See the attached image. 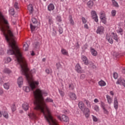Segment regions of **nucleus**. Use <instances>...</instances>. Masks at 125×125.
Wrapping results in <instances>:
<instances>
[{"label":"nucleus","mask_w":125,"mask_h":125,"mask_svg":"<svg viewBox=\"0 0 125 125\" xmlns=\"http://www.w3.org/2000/svg\"><path fill=\"white\" fill-rule=\"evenodd\" d=\"M33 94L35 98L34 101V104L35 106V110L43 113L46 121H47L49 125H59L57 121L52 117L50 110H49L47 105L44 103L42 95L47 96V93L42 91L40 89H36V90L33 91Z\"/></svg>","instance_id":"nucleus-1"},{"label":"nucleus","mask_w":125,"mask_h":125,"mask_svg":"<svg viewBox=\"0 0 125 125\" xmlns=\"http://www.w3.org/2000/svg\"><path fill=\"white\" fill-rule=\"evenodd\" d=\"M6 29H9L8 21L4 18V17H3L1 13L0 12V29L3 33L9 46H17L15 43L16 38L14 35H13V33H12L11 30H7L6 34Z\"/></svg>","instance_id":"nucleus-2"},{"label":"nucleus","mask_w":125,"mask_h":125,"mask_svg":"<svg viewBox=\"0 0 125 125\" xmlns=\"http://www.w3.org/2000/svg\"><path fill=\"white\" fill-rule=\"evenodd\" d=\"M91 14L92 15V19H93L95 22H98V17L97 14H96V12L95 11H92Z\"/></svg>","instance_id":"nucleus-3"},{"label":"nucleus","mask_w":125,"mask_h":125,"mask_svg":"<svg viewBox=\"0 0 125 125\" xmlns=\"http://www.w3.org/2000/svg\"><path fill=\"white\" fill-rule=\"evenodd\" d=\"M58 119L60 120V121H63V122H68L69 121V118H68L66 115H63L62 117L60 116H57Z\"/></svg>","instance_id":"nucleus-4"},{"label":"nucleus","mask_w":125,"mask_h":125,"mask_svg":"<svg viewBox=\"0 0 125 125\" xmlns=\"http://www.w3.org/2000/svg\"><path fill=\"white\" fill-rule=\"evenodd\" d=\"M96 33L99 35H103V34H104V27L99 26L96 30Z\"/></svg>","instance_id":"nucleus-5"},{"label":"nucleus","mask_w":125,"mask_h":125,"mask_svg":"<svg viewBox=\"0 0 125 125\" xmlns=\"http://www.w3.org/2000/svg\"><path fill=\"white\" fill-rule=\"evenodd\" d=\"M75 69L78 73H80V74L83 73V69H82V67L80 65V63H77L76 64Z\"/></svg>","instance_id":"nucleus-6"},{"label":"nucleus","mask_w":125,"mask_h":125,"mask_svg":"<svg viewBox=\"0 0 125 125\" xmlns=\"http://www.w3.org/2000/svg\"><path fill=\"white\" fill-rule=\"evenodd\" d=\"M18 84L19 87H21L23 85V78L20 77L18 79Z\"/></svg>","instance_id":"nucleus-7"},{"label":"nucleus","mask_w":125,"mask_h":125,"mask_svg":"<svg viewBox=\"0 0 125 125\" xmlns=\"http://www.w3.org/2000/svg\"><path fill=\"white\" fill-rule=\"evenodd\" d=\"M81 59L85 64V65H88V59L85 57V56H82L81 57Z\"/></svg>","instance_id":"nucleus-8"},{"label":"nucleus","mask_w":125,"mask_h":125,"mask_svg":"<svg viewBox=\"0 0 125 125\" xmlns=\"http://www.w3.org/2000/svg\"><path fill=\"white\" fill-rule=\"evenodd\" d=\"M78 106L80 109L81 110V111H83L85 107V106L84 105V104H83V102H80L78 104Z\"/></svg>","instance_id":"nucleus-9"},{"label":"nucleus","mask_w":125,"mask_h":125,"mask_svg":"<svg viewBox=\"0 0 125 125\" xmlns=\"http://www.w3.org/2000/svg\"><path fill=\"white\" fill-rule=\"evenodd\" d=\"M87 5L89 8H92L93 5H94V2H93V1L90 0L87 2Z\"/></svg>","instance_id":"nucleus-10"},{"label":"nucleus","mask_w":125,"mask_h":125,"mask_svg":"<svg viewBox=\"0 0 125 125\" xmlns=\"http://www.w3.org/2000/svg\"><path fill=\"white\" fill-rule=\"evenodd\" d=\"M114 108H115V109H116V110L118 109V108L119 107V102H118V100L117 99V98H115L114 99Z\"/></svg>","instance_id":"nucleus-11"},{"label":"nucleus","mask_w":125,"mask_h":125,"mask_svg":"<svg viewBox=\"0 0 125 125\" xmlns=\"http://www.w3.org/2000/svg\"><path fill=\"white\" fill-rule=\"evenodd\" d=\"M27 8L30 14H32V13L34 12V7H33V5L30 4L29 5H28Z\"/></svg>","instance_id":"nucleus-12"},{"label":"nucleus","mask_w":125,"mask_h":125,"mask_svg":"<svg viewBox=\"0 0 125 125\" xmlns=\"http://www.w3.org/2000/svg\"><path fill=\"white\" fill-rule=\"evenodd\" d=\"M69 21L70 22V25L72 26H74V25H75V21H74V20H73V17H72V15H69Z\"/></svg>","instance_id":"nucleus-13"},{"label":"nucleus","mask_w":125,"mask_h":125,"mask_svg":"<svg viewBox=\"0 0 125 125\" xmlns=\"http://www.w3.org/2000/svg\"><path fill=\"white\" fill-rule=\"evenodd\" d=\"M69 97L72 100H76V99H77V96H76V94L74 93H70L69 94Z\"/></svg>","instance_id":"nucleus-14"},{"label":"nucleus","mask_w":125,"mask_h":125,"mask_svg":"<svg viewBox=\"0 0 125 125\" xmlns=\"http://www.w3.org/2000/svg\"><path fill=\"white\" fill-rule=\"evenodd\" d=\"M22 108L23 110H24L25 111H27V110H28L29 109V104L26 103H24L22 104Z\"/></svg>","instance_id":"nucleus-15"},{"label":"nucleus","mask_w":125,"mask_h":125,"mask_svg":"<svg viewBox=\"0 0 125 125\" xmlns=\"http://www.w3.org/2000/svg\"><path fill=\"white\" fill-rule=\"evenodd\" d=\"M106 99L108 104H111L112 102H113V99H112V98H111V97L108 95H106Z\"/></svg>","instance_id":"nucleus-16"},{"label":"nucleus","mask_w":125,"mask_h":125,"mask_svg":"<svg viewBox=\"0 0 125 125\" xmlns=\"http://www.w3.org/2000/svg\"><path fill=\"white\" fill-rule=\"evenodd\" d=\"M54 5H53V4H50L48 6V10H49V11H52V10H54Z\"/></svg>","instance_id":"nucleus-17"},{"label":"nucleus","mask_w":125,"mask_h":125,"mask_svg":"<svg viewBox=\"0 0 125 125\" xmlns=\"http://www.w3.org/2000/svg\"><path fill=\"white\" fill-rule=\"evenodd\" d=\"M47 19H48V23L49 25H51L52 24H53V20L52 17L48 16L47 17Z\"/></svg>","instance_id":"nucleus-18"},{"label":"nucleus","mask_w":125,"mask_h":125,"mask_svg":"<svg viewBox=\"0 0 125 125\" xmlns=\"http://www.w3.org/2000/svg\"><path fill=\"white\" fill-rule=\"evenodd\" d=\"M23 50H24V51H27V50H29V45L28 44V43H25L23 45Z\"/></svg>","instance_id":"nucleus-19"},{"label":"nucleus","mask_w":125,"mask_h":125,"mask_svg":"<svg viewBox=\"0 0 125 125\" xmlns=\"http://www.w3.org/2000/svg\"><path fill=\"white\" fill-rule=\"evenodd\" d=\"M91 52L93 56H96V55H97V51L93 48L91 49Z\"/></svg>","instance_id":"nucleus-20"},{"label":"nucleus","mask_w":125,"mask_h":125,"mask_svg":"<svg viewBox=\"0 0 125 125\" xmlns=\"http://www.w3.org/2000/svg\"><path fill=\"white\" fill-rule=\"evenodd\" d=\"M99 84L100 86H105V85H106V83L104 81L101 80L99 82Z\"/></svg>","instance_id":"nucleus-21"},{"label":"nucleus","mask_w":125,"mask_h":125,"mask_svg":"<svg viewBox=\"0 0 125 125\" xmlns=\"http://www.w3.org/2000/svg\"><path fill=\"white\" fill-rule=\"evenodd\" d=\"M23 89L25 91V92H30V90H31V89L29 86H24L23 87Z\"/></svg>","instance_id":"nucleus-22"},{"label":"nucleus","mask_w":125,"mask_h":125,"mask_svg":"<svg viewBox=\"0 0 125 125\" xmlns=\"http://www.w3.org/2000/svg\"><path fill=\"white\" fill-rule=\"evenodd\" d=\"M82 111L83 112V114L90 112V110H89V109L87 107H85L83 110H82Z\"/></svg>","instance_id":"nucleus-23"},{"label":"nucleus","mask_w":125,"mask_h":125,"mask_svg":"<svg viewBox=\"0 0 125 125\" xmlns=\"http://www.w3.org/2000/svg\"><path fill=\"white\" fill-rule=\"evenodd\" d=\"M106 40H107L108 42H109V43H113V41L112 38H110V37L108 35H106Z\"/></svg>","instance_id":"nucleus-24"},{"label":"nucleus","mask_w":125,"mask_h":125,"mask_svg":"<svg viewBox=\"0 0 125 125\" xmlns=\"http://www.w3.org/2000/svg\"><path fill=\"white\" fill-rule=\"evenodd\" d=\"M113 35V39L116 41V42H119V40L118 39V35H117V34H115L114 33H112Z\"/></svg>","instance_id":"nucleus-25"},{"label":"nucleus","mask_w":125,"mask_h":125,"mask_svg":"<svg viewBox=\"0 0 125 125\" xmlns=\"http://www.w3.org/2000/svg\"><path fill=\"white\" fill-rule=\"evenodd\" d=\"M4 88L5 89H9V83H4L3 84Z\"/></svg>","instance_id":"nucleus-26"},{"label":"nucleus","mask_w":125,"mask_h":125,"mask_svg":"<svg viewBox=\"0 0 125 125\" xmlns=\"http://www.w3.org/2000/svg\"><path fill=\"white\" fill-rule=\"evenodd\" d=\"M61 52L63 55H68V52L64 49H62Z\"/></svg>","instance_id":"nucleus-27"},{"label":"nucleus","mask_w":125,"mask_h":125,"mask_svg":"<svg viewBox=\"0 0 125 125\" xmlns=\"http://www.w3.org/2000/svg\"><path fill=\"white\" fill-rule=\"evenodd\" d=\"M37 26H35V25H33V24H32V23L30 24V28H31V31L32 32H34V31H35V30H36V28Z\"/></svg>","instance_id":"nucleus-28"},{"label":"nucleus","mask_w":125,"mask_h":125,"mask_svg":"<svg viewBox=\"0 0 125 125\" xmlns=\"http://www.w3.org/2000/svg\"><path fill=\"white\" fill-rule=\"evenodd\" d=\"M111 0L112 1L114 6H115V7H119V4H118V2L116 1V0Z\"/></svg>","instance_id":"nucleus-29"},{"label":"nucleus","mask_w":125,"mask_h":125,"mask_svg":"<svg viewBox=\"0 0 125 125\" xmlns=\"http://www.w3.org/2000/svg\"><path fill=\"white\" fill-rule=\"evenodd\" d=\"M28 116L31 118V119H36V114L34 113H30Z\"/></svg>","instance_id":"nucleus-30"},{"label":"nucleus","mask_w":125,"mask_h":125,"mask_svg":"<svg viewBox=\"0 0 125 125\" xmlns=\"http://www.w3.org/2000/svg\"><path fill=\"white\" fill-rule=\"evenodd\" d=\"M45 102H47V103H53V100L50 99V98H47L45 100Z\"/></svg>","instance_id":"nucleus-31"},{"label":"nucleus","mask_w":125,"mask_h":125,"mask_svg":"<svg viewBox=\"0 0 125 125\" xmlns=\"http://www.w3.org/2000/svg\"><path fill=\"white\" fill-rule=\"evenodd\" d=\"M3 116L4 118H5V119H8V113H7V112L4 111L3 113Z\"/></svg>","instance_id":"nucleus-32"},{"label":"nucleus","mask_w":125,"mask_h":125,"mask_svg":"<svg viewBox=\"0 0 125 125\" xmlns=\"http://www.w3.org/2000/svg\"><path fill=\"white\" fill-rule=\"evenodd\" d=\"M4 73H5L6 74H10V73H11V70H9L8 68H5L4 70Z\"/></svg>","instance_id":"nucleus-33"},{"label":"nucleus","mask_w":125,"mask_h":125,"mask_svg":"<svg viewBox=\"0 0 125 125\" xmlns=\"http://www.w3.org/2000/svg\"><path fill=\"white\" fill-rule=\"evenodd\" d=\"M84 102H85L86 103L87 107H89V108H90V107H91V105H90V104L89 103V101H88L86 100H84Z\"/></svg>","instance_id":"nucleus-34"},{"label":"nucleus","mask_w":125,"mask_h":125,"mask_svg":"<svg viewBox=\"0 0 125 125\" xmlns=\"http://www.w3.org/2000/svg\"><path fill=\"white\" fill-rule=\"evenodd\" d=\"M100 19L105 18V13L104 12H101L100 13Z\"/></svg>","instance_id":"nucleus-35"},{"label":"nucleus","mask_w":125,"mask_h":125,"mask_svg":"<svg viewBox=\"0 0 125 125\" xmlns=\"http://www.w3.org/2000/svg\"><path fill=\"white\" fill-rule=\"evenodd\" d=\"M101 19L104 24H106V22H107V19H106V17L102 18Z\"/></svg>","instance_id":"nucleus-36"},{"label":"nucleus","mask_w":125,"mask_h":125,"mask_svg":"<svg viewBox=\"0 0 125 125\" xmlns=\"http://www.w3.org/2000/svg\"><path fill=\"white\" fill-rule=\"evenodd\" d=\"M59 92L60 94V95L63 97V96H64V95H65V93H64L63 91H62L61 90H59Z\"/></svg>","instance_id":"nucleus-37"},{"label":"nucleus","mask_w":125,"mask_h":125,"mask_svg":"<svg viewBox=\"0 0 125 125\" xmlns=\"http://www.w3.org/2000/svg\"><path fill=\"white\" fill-rule=\"evenodd\" d=\"M9 13L11 15H14L15 12H14V9H11L9 10Z\"/></svg>","instance_id":"nucleus-38"},{"label":"nucleus","mask_w":125,"mask_h":125,"mask_svg":"<svg viewBox=\"0 0 125 125\" xmlns=\"http://www.w3.org/2000/svg\"><path fill=\"white\" fill-rule=\"evenodd\" d=\"M11 62V58L10 57H7L5 61V63H9V62Z\"/></svg>","instance_id":"nucleus-39"},{"label":"nucleus","mask_w":125,"mask_h":125,"mask_svg":"<svg viewBox=\"0 0 125 125\" xmlns=\"http://www.w3.org/2000/svg\"><path fill=\"white\" fill-rule=\"evenodd\" d=\"M32 21L33 24H37V23H38V21L35 18L32 19Z\"/></svg>","instance_id":"nucleus-40"},{"label":"nucleus","mask_w":125,"mask_h":125,"mask_svg":"<svg viewBox=\"0 0 125 125\" xmlns=\"http://www.w3.org/2000/svg\"><path fill=\"white\" fill-rule=\"evenodd\" d=\"M12 112H15L16 111V106H15V104H14L12 105Z\"/></svg>","instance_id":"nucleus-41"},{"label":"nucleus","mask_w":125,"mask_h":125,"mask_svg":"<svg viewBox=\"0 0 125 125\" xmlns=\"http://www.w3.org/2000/svg\"><path fill=\"white\" fill-rule=\"evenodd\" d=\"M116 13H117V11L115 10H113L111 11V14L113 17L116 16Z\"/></svg>","instance_id":"nucleus-42"},{"label":"nucleus","mask_w":125,"mask_h":125,"mask_svg":"<svg viewBox=\"0 0 125 125\" xmlns=\"http://www.w3.org/2000/svg\"><path fill=\"white\" fill-rule=\"evenodd\" d=\"M14 7L16 9H19V7H18V3L16 2L14 4Z\"/></svg>","instance_id":"nucleus-43"},{"label":"nucleus","mask_w":125,"mask_h":125,"mask_svg":"<svg viewBox=\"0 0 125 125\" xmlns=\"http://www.w3.org/2000/svg\"><path fill=\"white\" fill-rule=\"evenodd\" d=\"M34 46L35 48H37V47H39L40 46V42H37L34 43Z\"/></svg>","instance_id":"nucleus-44"},{"label":"nucleus","mask_w":125,"mask_h":125,"mask_svg":"<svg viewBox=\"0 0 125 125\" xmlns=\"http://www.w3.org/2000/svg\"><path fill=\"white\" fill-rule=\"evenodd\" d=\"M94 108V110L97 112H98V111H99V106H98V105H95Z\"/></svg>","instance_id":"nucleus-45"},{"label":"nucleus","mask_w":125,"mask_h":125,"mask_svg":"<svg viewBox=\"0 0 125 125\" xmlns=\"http://www.w3.org/2000/svg\"><path fill=\"white\" fill-rule=\"evenodd\" d=\"M56 66H57V69H59V68H61V67H62V65H61V63H60V62H58L56 64Z\"/></svg>","instance_id":"nucleus-46"},{"label":"nucleus","mask_w":125,"mask_h":125,"mask_svg":"<svg viewBox=\"0 0 125 125\" xmlns=\"http://www.w3.org/2000/svg\"><path fill=\"white\" fill-rule=\"evenodd\" d=\"M113 78L115 79H118V73L115 72L113 73Z\"/></svg>","instance_id":"nucleus-47"},{"label":"nucleus","mask_w":125,"mask_h":125,"mask_svg":"<svg viewBox=\"0 0 125 125\" xmlns=\"http://www.w3.org/2000/svg\"><path fill=\"white\" fill-rule=\"evenodd\" d=\"M57 20L58 22H61V21H62V20H61V17L58 16L57 17Z\"/></svg>","instance_id":"nucleus-48"},{"label":"nucleus","mask_w":125,"mask_h":125,"mask_svg":"<svg viewBox=\"0 0 125 125\" xmlns=\"http://www.w3.org/2000/svg\"><path fill=\"white\" fill-rule=\"evenodd\" d=\"M101 103L102 108H103V109L105 108V103H103V102H101Z\"/></svg>","instance_id":"nucleus-49"},{"label":"nucleus","mask_w":125,"mask_h":125,"mask_svg":"<svg viewBox=\"0 0 125 125\" xmlns=\"http://www.w3.org/2000/svg\"><path fill=\"white\" fill-rule=\"evenodd\" d=\"M103 109L104 110V114H106V115H108V114H109V112H108V110H107L105 108Z\"/></svg>","instance_id":"nucleus-50"},{"label":"nucleus","mask_w":125,"mask_h":125,"mask_svg":"<svg viewBox=\"0 0 125 125\" xmlns=\"http://www.w3.org/2000/svg\"><path fill=\"white\" fill-rule=\"evenodd\" d=\"M12 23L13 24V25H16V19H12Z\"/></svg>","instance_id":"nucleus-51"},{"label":"nucleus","mask_w":125,"mask_h":125,"mask_svg":"<svg viewBox=\"0 0 125 125\" xmlns=\"http://www.w3.org/2000/svg\"><path fill=\"white\" fill-rule=\"evenodd\" d=\"M69 87L70 89H72V90H73V89H74V88H75V87L74 86V84H70L69 86Z\"/></svg>","instance_id":"nucleus-52"},{"label":"nucleus","mask_w":125,"mask_h":125,"mask_svg":"<svg viewBox=\"0 0 125 125\" xmlns=\"http://www.w3.org/2000/svg\"><path fill=\"white\" fill-rule=\"evenodd\" d=\"M82 21L83 24H85V23H86L87 21H86L85 18H84V17H82Z\"/></svg>","instance_id":"nucleus-53"},{"label":"nucleus","mask_w":125,"mask_h":125,"mask_svg":"<svg viewBox=\"0 0 125 125\" xmlns=\"http://www.w3.org/2000/svg\"><path fill=\"white\" fill-rule=\"evenodd\" d=\"M123 32H124V30H123V29L120 28L117 32L121 33V35H123Z\"/></svg>","instance_id":"nucleus-54"},{"label":"nucleus","mask_w":125,"mask_h":125,"mask_svg":"<svg viewBox=\"0 0 125 125\" xmlns=\"http://www.w3.org/2000/svg\"><path fill=\"white\" fill-rule=\"evenodd\" d=\"M59 32L60 34H62L63 33V29L62 27L59 28Z\"/></svg>","instance_id":"nucleus-55"},{"label":"nucleus","mask_w":125,"mask_h":125,"mask_svg":"<svg viewBox=\"0 0 125 125\" xmlns=\"http://www.w3.org/2000/svg\"><path fill=\"white\" fill-rule=\"evenodd\" d=\"M85 115V116L86 118H89V116H90V114L89 113V112L86 113H84Z\"/></svg>","instance_id":"nucleus-56"},{"label":"nucleus","mask_w":125,"mask_h":125,"mask_svg":"<svg viewBox=\"0 0 125 125\" xmlns=\"http://www.w3.org/2000/svg\"><path fill=\"white\" fill-rule=\"evenodd\" d=\"M93 117V120L94 122H97L98 121V119H97V118H96V117L94 116H92Z\"/></svg>","instance_id":"nucleus-57"},{"label":"nucleus","mask_w":125,"mask_h":125,"mask_svg":"<svg viewBox=\"0 0 125 125\" xmlns=\"http://www.w3.org/2000/svg\"><path fill=\"white\" fill-rule=\"evenodd\" d=\"M80 79H81L82 80L85 79V75L84 74H82L80 77Z\"/></svg>","instance_id":"nucleus-58"},{"label":"nucleus","mask_w":125,"mask_h":125,"mask_svg":"<svg viewBox=\"0 0 125 125\" xmlns=\"http://www.w3.org/2000/svg\"><path fill=\"white\" fill-rule=\"evenodd\" d=\"M45 72L47 74H50V73H51V71L49 70L48 69H46Z\"/></svg>","instance_id":"nucleus-59"},{"label":"nucleus","mask_w":125,"mask_h":125,"mask_svg":"<svg viewBox=\"0 0 125 125\" xmlns=\"http://www.w3.org/2000/svg\"><path fill=\"white\" fill-rule=\"evenodd\" d=\"M3 93V90L2 88H0V95H1Z\"/></svg>","instance_id":"nucleus-60"},{"label":"nucleus","mask_w":125,"mask_h":125,"mask_svg":"<svg viewBox=\"0 0 125 125\" xmlns=\"http://www.w3.org/2000/svg\"><path fill=\"white\" fill-rule=\"evenodd\" d=\"M94 102H95V103H98L99 102V101L98 100V99H95L94 100Z\"/></svg>","instance_id":"nucleus-61"},{"label":"nucleus","mask_w":125,"mask_h":125,"mask_svg":"<svg viewBox=\"0 0 125 125\" xmlns=\"http://www.w3.org/2000/svg\"><path fill=\"white\" fill-rule=\"evenodd\" d=\"M84 27L85 28V29H88V25H87V24H85L84 25Z\"/></svg>","instance_id":"nucleus-62"},{"label":"nucleus","mask_w":125,"mask_h":125,"mask_svg":"<svg viewBox=\"0 0 125 125\" xmlns=\"http://www.w3.org/2000/svg\"><path fill=\"white\" fill-rule=\"evenodd\" d=\"M110 93V95H112V96H114V92H113V91H111Z\"/></svg>","instance_id":"nucleus-63"},{"label":"nucleus","mask_w":125,"mask_h":125,"mask_svg":"<svg viewBox=\"0 0 125 125\" xmlns=\"http://www.w3.org/2000/svg\"><path fill=\"white\" fill-rule=\"evenodd\" d=\"M122 73H123V74H125V68L123 69V70H122Z\"/></svg>","instance_id":"nucleus-64"}]
</instances>
